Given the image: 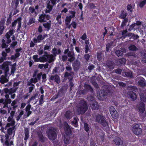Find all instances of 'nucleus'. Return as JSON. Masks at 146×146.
Masks as SVG:
<instances>
[{
  "instance_id": "40",
  "label": "nucleus",
  "mask_w": 146,
  "mask_h": 146,
  "mask_svg": "<svg viewBox=\"0 0 146 146\" xmlns=\"http://www.w3.org/2000/svg\"><path fill=\"white\" fill-rule=\"evenodd\" d=\"M20 0H15L14 2L13 3V7L15 9H17Z\"/></svg>"
},
{
  "instance_id": "59",
  "label": "nucleus",
  "mask_w": 146,
  "mask_h": 146,
  "mask_svg": "<svg viewBox=\"0 0 146 146\" xmlns=\"http://www.w3.org/2000/svg\"><path fill=\"white\" fill-rule=\"evenodd\" d=\"M50 2L49 1V2L47 4V8L50 10L52 11L53 6L51 5L50 4Z\"/></svg>"
},
{
  "instance_id": "38",
  "label": "nucleus",
  "mask_w": 146,
  "mask_h": 146,
  "mask_svg": "<svg viewBox=\"0 0 146 146\" xmlns=\"http://www.w3.org/2000/svg\"><path fill=\"white\" fill-rule=\"evenodd\" d=\"M128 88L130 90H131V91L136 92L138 90L137 88L134 86H128Z\"/></svg>"
},
{
  "instance_id": "63",
  "label": "nucleus",
  "mask_w": 146,
  "mask_h": 146,
  "mask_svg": "<svg viewBox=\"0 0 146 146\" xmlns=\"http://www.w3.org/2000/svg\"><path fill=\"white\" fill-rule=\"evenodd\" d=\"M30 81H31V82H32V83H33L34 84H35L36 82H38L37 79L36 77H35L34 78H31L30 80Z\"/></svg>"
},
{
  "instance_id": "2",
  "label": "nucleus",
  "mask_w": 146,
  "mask_h": 146,
  "mask_svg": "<svg viewBox=\"0 0 146 146\" xmlns=\"http://www.w3.org/2000/svg\"><path fill=\"white\" fill-rule=\"evenodd\" d=\"M64 130L65 134L62 137V139L65 144L67 145L69 143L70 137L72 135V131L70 126L68 124L65 125Z\"/></svg>"
},
{
  "instance_id": "7",
  "label": "nucleus",
  "mask_w": 146,
  "mask_h": 146,
  "mask_svg": "<svg viewBox=\"0 0 146 146\" xmlns=\"http://www.w3.org/2000/svg\"><path fill=\"white\" fill-rule=\"evenodd\" d=\"M96 122L100 123L103 127H106L108 125V122L105 120V118L102 115L98 114L96 116Z\"/></svg>"
},
{
  "instance_id": "31",
  "label": "nucleus",
  "mask_w": 146,
  "mask_h": 146,
  "mask_svg": "<svg viewBox=\"0 0 146 146\" xmlns=\"http://www.w3.org/2000/svg\"><path fill=\"white\" fill-rule=\"evenodd\" d=\"M14 33L13 29H10L9 31L6 34L5 36L7 39L10 38L11 36L13 35Z\"/></svg>"
},
{
  "instance_id": "34",
  "label": "nucleus",
  "mask_w": 146,
  "mask_h": 146,
  "mask_svg": "<svg viewBox=\"0 0 146 146\" xmlns=\"http://www.w3.org/2000/svg\"><path fill=\"white\" fill-rule=\"evenodd\" d=\"M51 21H49V23H44L43 24V25L44 27L46 29H47L48 30H49L51 27Z\"/></svg>"
},
{
  "instance_id": "58",
  "label": "nucleus",
  "mask_w": 146,
  "mask_h": 146,
  "mask_svg": "<svg viewBox=\"0 0 146 146\" xmlns=\"http://www.w3.org/2000/svg\"><path fill=\"white\" fill-rule=\"evenodd\" d=\"M17 89L18 88H15L14 89H13L12 88H11L10 89L9 94L11 95L13 93L15 92L16 91Z\"/></svg>"
},
{
  "instance_id": "21",
  "label": "nucleus",
  "mask_w": 146,
  "mask_h": 146,
  "mask_svg": "<svg viewBox=\"0 0 146 146\" xmlns=\"http://www.w3.org/2000/svg\"><path fill=\"white\" fill-rule=\"evenodd\" d=\"M72 66L75 71H77L79 69L80 66V62L78 61H75L73 64Z\"/></svg>"
},
{
  "instance_id": "64",
  "label": "nucleus",
  "mask_w": 146,
  "mask_h": 146,
  "mask_svg": "<svg viewBox=\"0 0 146 146\" xmlns=\"http://www.w3.org/2000/svg\"><path fill=\"white\" fill-rule=\"evenodd\" d=\"M69 12L70 14H72V15L69 16H71V17L72 18H74L75 16L76 12L73 11H70Z\"/></svg>"
},
{
  "instance_id": "8",
  "label": "nucleus",
  "mask_w": 146,
  "mask_h": 146,
  "mask_svg": "<svg viewBox=\"0 0 146 146\" xmlns=\"http://www.w3.org/2000/svg\"><path fill=\"white\" fill-rule=\"evenodd\" d=\"M57 129L55 128L49 129L47 133L48 137L52 140H55L57 137Z\"/></svg>"
},
{
  "instance_id": "13",
  "label": "nucleus",
  "mask_w": 146,
  "mask_h": 146,
  "mask_svg": "<svg viewBox=\"0 0 146 146\" xmlns=\"http://www.w3.org/2000/svg\"><path fill=\"white\" fill-rule=\"evenodd\" d=\"M133 133L135 135L140 134L142 132V129L140 128V125L138 124H135L133 129Z\"/></svg>"
},
{
  "instance_id": "30",
  "label": "nucleus",
  "mask_w": 146,
  "mask_h": 146,
  "mask_svg": "<svg viewBox=\"0 0 146 146\" xmlns=\"http://www.w3.org/2000/svg\"><path fill=\"white\" fill-rule=\"evenodd\" d=\"M127 15V13L124 12L123 10L121 11L120 14L118 16L119 18L120 19H125L126 18Z\"/></svg>"
},
{
  "instance_id": "49",
  "label": "nucleus",
  "mask_w": 146,
  "mask_h": 146,
  "mask_svg": "<svg viewBox=\"0 0 146 146\" xmlns=\"http://www.w3.org/2000/svg\"><path fill=\"white\" fill-rule=\"evenodd\" d=\"M97 58L99 61H100L102 60V53L101 52H97Z\"/></svg>"
},
{
  "instance_id": "1",
  "label": "nucleus",
  "mask_w": 146,
  "mask_h": 146,
  "mask_svg": "<svg viewBox=\"0 0 146 146\" xmlns=\"http://www.w3.org/2000/svg\"><path fill=\"white\" fill-rule=\"evenodd\" d=\"M12 126L7 129V134H5V135H3L1 137V142L4 146H11L14 145L13 141H10V139H9V135H11L13 132L14 133L13 136L14 135L15 131V126Z\"/></svg>"
},
{
  "instance_id": "25",
  "label": "nucleus",
  "mask_w": 146,
  "mask_h": 146,
  "mask_svg": "<svg viewBox=\"0 0 146 146\" xmlns=\"http://www.w3.org/2000/svg\"><path fill=\"white\" fill-rule=\"evenodd\" d=\"M52 56V55H43L42 56H41V59L42 62H46L48 61V59L50 58Z\"/></svg>"
},
{
  "instance_id": "15",
  "label": "nucleus",
  "mask_w": 146,
  "mask_h": 146,
  "mask_svg": "<svg viewBox=\"0 0 146 146\" xmlns=\"http://www.w3.org/2000/svg\"><path fill=\"white\" fill-rule=\"evenodd\" d=\"M5 18H2L0 21V35L3 34L5 28Z\"/></svg>"
},
{
  "instance_id": "14",
  "label": "nucleus",
  "mask_w": 146,
  "mask_h": 146,
  "mask_svg": "<svg viewBox=\"0 0 146 146\" xmlns=\"http://www.w3.org/2000/svg\"><path fill=\"white\" fill-rule=\"evenodd\" d=\"M110 113L112 117L116 119L118 116L117 112L113 106H111L109 108Z\"/></svg>"
},
{
  "instance_id": "16",
  "label": "nucleus",
  "mask_w": 146,
  "mask_h": 146,
  "mask_svg": "<svg viewBox=\"0 0 146 146\" xmlns=\"http://www.w3.org/2000/svg\"><path fill=\"white\" fill-rule=\"evenodd\" d=\"M13 117L9 116L7 118V121L10 123H7L6 125V127H9L10 126H13L15 124V121L13 119Z\"/></svg>"
},
{
  "instance_id": "19",
  "label": "nucleus",
  "mask_w": 146,
  "mask_h": 146,
  "mask_svg": "<svg viewBox=\"0 0 146 146\" xmlns=\"http://www.w3.org/2000/svg\"><path fill=\"white\" fill-rule=\"evenodd\" d=\"M50 80L52 81L54 80V81L57 84L60 83V78L57 74L51 76L50 78Z\"/></svg>"
},
{
  "instance_id": "28",
  "label": "nucleus",
  "mask_w": 146,
  "mask_h": 146,
  "mask_svg": "<svg viewBox=\"0 0 146 146\" xmlns=\"http://www.w3.org/2000/svg\"><path fill=\"white\" fill-rule=\"evenodd\" d=\"M114 141L115 144L119 146L122 145L123 143V141L121 138L119 137H116Z\"/></svg>"
},
{
  "instance_id": "46",
  "label": "nucleus",
  "mask_w": 146,
  "mask_h": 146,
  "mask_svg": "<svg viewBox=\"0 0 146 146\" xmlns=\"http://www.w3.org/2000/svg\"><path fill=\"white\" fill-rule=\"evenodd\" d=\"M115 54L118 56H122L123 54V51L119 50H118L115 52Z\"/></svg>"
},
{
  "instance_id": "48",
  "label": "nucleus",
  "mask_w": 146,
  "mask_h": 146,
  "mask_svg": "<svg viewBox=\"0 0 146 146\" xmlns=\"http://www.w3.org/2000/svg\"><path fill=\"white\" fill-rule=\"evenodd\" d=\"M61 18V16L60 15H58L56 18V20L58 22V23L60 25L62 24V21Z\"/></svg>"
},
{
  "instance_id": "53",
  "label": "nucleus",
  "mask_w": 146,
  "mask_h": 146,
  "mask_svg": "<svg viewBox=\"0 0 146 146\" xmlns=\"http://www.w3.org/2000/svg\"><path fill=\"white\" fill-rule=\"evenodd\" d=\"M85 53H88L89 51V52H91L90 49H89L88 45H85Z\"/></svg>"
},
{
  "instance_id": "3",
  "label": "nucleus",
  "mask_w": 146,
  "mask_h": 146,
  "mask_svg": "<svg viewBox=\"0 0 146 146\" xmlns=\"http://www.w3.org/2000/svg\"><path fill=\"white\" fill-rule=\"evenodd\" d=\"M77 111L79 114H83L88 110L87 102L83 100H80L78 106Z\"/></svg>"
},
{
  "instance_id": "10",
  "label": "nucleus",
  "mask_w": 146,
  "mask_h": 146,
  "mask_svg": "<svg viewBox=\"0 0 146 146\" xmlns=\"http://www.w3.org/2000/svg\"><path fill=\"white\" fill-rule=\"evenodd\" d=\"M11 62L7 61L4 62L1 65L2 69L4 70L5 73H7L9 71V66L11 63Z\"/></svg>"
},
{
  "instance_id": "24",
  "label": "nucleus",
  "mask_w": 146,
  "mask_h": 146,
  "mask_svg": "<svg viewBox=\"0 0 146 146\" xmlns=\"http://www.w3.org/2000/svg\"><path fill=\"white\" fill-rule=\"evenodd\" d=\"M61 53V50L59 48L58 49L57 48L54 47L52 49V53L54 56H56L57 55L60 54Z\"/></svg>"
},
{
  "instance_id": "22",
  "label": "nucleus",
  "mask_w": 146,
  "mask_h": 146,
  "mask_svg": "<svg viewBox=\"0 0 146 146\" xmlns=\"http://www.w3.org/2000/svg\"><path fill=\"white\" fill-rule=\"evenodd\" d=\"M64 92L63 89H60L59 90L56 95L55 96H54L52 98L55 99L58 98L59 97H62L64 95Z\"/></svg>"
},
{
  "instance_id": "36",
  "label": "nucleus",
  "mask_w": 146,
  "mask_h": 146,
  "mask_svg": "<svg viewBox=\"0 0 146 146\" xmlns=\"http://www.w3.org/2000/svg\"><path fill=\"white\" fill-rule=\"evenodd\" d=\"M129 50L131 51H134L138 50L137 47L134 45H130L128 47Z\"/></svg>"
},
{
  "instance_id": "29",
  "label": "nucleus",
  "mask_w": 146,
  "mask_h": 146,
  "mask_svg": "<svg viewBox=\"0 0 146 146\" xmlns=\"http://www.w3.org/2000/svg\"><path fill=\"white\" fill-rule=\"evenodd\" d=\"M24 131L25 133L24 140L26 142L29 137V131L28 128H25L24 129Z\"/></svg>"
},
{
  "instance_id": "20",
  "label": "nucleus",
  "mask_w": 146,
  "mask_h": 146,
  "mask_svg": "<svg viewBox=\"0 0 146 146\" xmlns=\"http://www.w3.org/2000/svg\"><path fill=\"white\" fill-rule=\"evenodd\" d=\"M138 84L141 86L143 87L146 86V81L143 77H141L138 82Z\"/></svg>"
},
{
  "instance_id": "47",
  "label": "nucleus",
  "mask_w": 146,
  "mask_h": 146,
  "mask_svg": "<svg viewBox=\"0 0 146 146\" xmlns=\"http://www.w3.org/2000/svg\"><path fill=\"white\" fill-rule=\"evenodd\" d=\"M66 71L70 72L69 73H71L72 75L73 74V72H71L72 70V68L70 66H66Z\"/></svg>"
},
{
  "instance_id": "32",
  "label": "nucleus",
  "mask_w": 146,
  "mask_h": 146,
  "mask_svg": "<svg viewBox=\"0 0 146 146\" xmlns=\"http://www.w3.org/2000/svg\"><path fill=\"white\" fill-rule=\"evenodd\" d=\"M73 119V120L71 122V124L75 127H77L78 124V121L79 119L77 117H74Z\"/></svg>"
},
{
  "instance_id": "55",
  "label": "nucleus",
  "mask_w": 146,
  "mask_h": 146,
  "mask_svg": "<svg viewBox=\"0 0 146 146\" xmlns=\"http://www.w3.org/2000/svg\"><path fill=\"white\" fill-rule=\"evenodd\" d=\"M51 45H48L47 44L44 46V50L45 51L48 50L50 51L51 49Z\"/></svg>"
},
{
  "instance_id": "54",
  "label": "nucleus",
  "mask_w": 146,
  "mask_h": 146,
  "mask_svg": "<svg viewBox=\"0 0 146 146\" xmlns=\"http://www.w3.org/2000/svg\"><path fill=\"white\" fill-rule=\"evenodd\" d=\"M142 55L143 58L144 59V60H142V61H143L144 63H146V52L142 53Z\"/></svg>"
},
{
  "instance_id": "61",
  "label": "nucleus",
  "mask_w": 146,
  "mask_h": 146,
  "mask_svg": "<svg viewBox=\"0 0 146 146\" xmlns=\"http://www.w3.org/2000/svg\"><path fill=\"white\" fill-rule=\"evenodd\" d=\"M89 66L88 67V69L90 71H91L95 68V66L90 63Z\"/></svg>"
},
{
  "instance_id": "57",
  "label": "nucleus",
  "mask_w": 146,
  "mask_h": 146,
  "mask_svg": "<svg viewBox=\"0 0 146 146\" xmlns=\"http://www.w3.org/2000/svg\"><path fill=\"white\" fill-rule=\"evenodd\" d=\"M125 76L127 77H129L131 78L133 77L132 73L130 72H127L125 73Z\"/></svg>"
},
{
  "instance_id": "43",
  "label": "nucleus",
  "mask_w": 146,
  "mask_h": 146,
  "mask_svg": "<svg viewBox=\"0 0 146 146\" xmlns=\"http://www.w3.org/2000/svg\"><path fill=\"white\" fill-rule=\"evenodd\" d=\"M84 129L85 131L86 132H88L90 129V127L89 125L86 123H84Z\"/></svg>"
},
{
  "instance_id": "51",
  "label": "nucleus",
  "mask_w": 146,
  "mask_h": 146,
  "mask_svg": "<svg viewBox=\"0 0 146 146\" xmlns=\"http://www.w3.org/2000/svg\"><path fill=\"white\" fill-rule=\"evenodd\" d=\"M139 36L137 35H135L134 33L132 34L131 37H130V39H133L134 40L137 39L139 38Z\"/></svg>"
},
{
  "instance_id": "35",
  "label": "nucleus",
  "mask_w": 146,
  "mask_h": 146,
  "mask_svg": "<svg viewBox=\"0 0 146 146\" xmlns=\"http://www.w3.org/2000/svg\"><path fill=\"white\" fill-rule=\"evenodd\" d=\"M38 56L37 55H34L33 56V58L34 60V61L35 62H42L41 59V56H40L39 58H38Z\"/></svg>"
},
{
  "instance_id": "5",
  "label": "nucleus",
  "mask_w": 146,
  "mask_h": 146,
  "mask_svg": "<svg viewBox=\"0 0 146 146\" xmlns=\"http://www.w3.org/2000/svg\"><path fill=\"white\" fill-rule=\"evenodd\" d=\"M64 54H67V56L70 58L68 59V61L70 62H72L75 59V55L73 49H71L69 51L68 47L64 50Z\"/></svg>"
},
{
  "instance_id": "56",
  "label": "nucleus",
  "mask_w": 146,
  "mask_h": 146,
  "mask_svg": "<svg viewBox=\"0 0 146 146\" xmlns=\"http://www.w3.org/2000/svg\"><path fill=\"white\" fill-rule=\"evenodd\" d=\"M29 10L31 13H35V14L36 13V12L35 11V9L32 6H31L29 7Z\"/></svg>"
},
{
  "instance_id": "37",
  "label": "nucleus",
  "mask_w": 146,
  "mask_h": 146,
  "mask_svg": "<svg viewBox=\"0 0 146 146\" xmlns=\"http://www.w3.org/2000/svg\"><path fill=\"white\" fill-rule=\"evenodd\" d=\"M112 43H108L106 45V50L105 53L110 52V49L111 48V46H112Z\"/></svg>"
},
{
  "instance_id": "9",
  "label": "nucleus",
  "mask_w": 146,
  "mask_h": 146,
  "mask_svg": "<svg viewBox=\"0 0 146 146\" xmlns=\"http://www.w3.org/2000/svg\"><path fill=\"white\" fill-rule=\"evenodd\" d=\"M21 20L22 18L21 17H19L16 20H15L12 23L11 25L12 27L15 26L17 23H18V25L17 26V31H20L21 27Z\"/></svg>"
},
{
  "instance_id": "23",
  "label": "nucleus",
  "mask_w": 146,
  "mask_h": 146,
  "mask_svg": "<svg viewBox=\"0 0 146 146\" xmlns=\"http://www.w3.org/2000/svg\"><path fill=\"white\" fill-rule=\"evenodd\" d=\"M106 65L110 69L114 68L115 65L113 62L110 60H108L106 62Z\"/></svg>"
},
{
  "instance_id": "52",
  "label": "nucleus",
  "mask_w": 146,
  "mask_h": 146,
  "mask_svg": "<svg viewBox=\"0 0 146 146\" xmlns=\"http://www.w3.org/2000/svg\"><path fill=\"white\" fill-rule=\"evenodd\" d=\"M44 38V36L42 37V35L41 34L39 35L37 37V39L38 40V42H41V40H43Z\"/></svg>"
},
{
  "instance_id": "26",
  "label": "nucleus",
  "mask_w": 146,
  "mask_h": 146,
  "mask_svg": "<svg viewBox=\"0 0 146 146\" xmlns=\"http://www.w3.org/2000/svg\"><path fill=\"white\" fill-rule=\"evenodd\" d=\"M65 117L67 119H70L72 117V112L70 110L66 111L64 114Z\"/></svg>"
},
{
  "instance_id": "62",
  "label": "nucleus",
  "mask_w": 146,
  "mask_h": 146,
  "mask_svg": "<svg viewBox=\"0 0 146 146\" xmlns=\"http://www.w3.org/2000/svg\"><path fill=\"white\" fill-rule=\"evenodd\" d=\"M125 59L124 58H121L119 59V62L121 64H124L125 63Z\"/></svg>"
},
{
  "instance_id": "45",
  "label": "nucleus",
  "mask_w": 146,
  "mask_h": 146,
  "mask_svg": "<svg viewBox=\"0 0 146 146\" xmlns=\"http://www.w3.org/2000/svg\"><path fill=\"white\" fill-rule=\"evenodd\" d=\"M91 56V55H90L89 54H88L87 53H86L84 55V58L86 62L88 61L89 58Z\"/></svg>"
},
{
  "instance_id": "12",
  "label": "nucleus",
  "mask_w": 146,
  "mask_h": 146,
  "mask_svg": "<svg viewBox=\"0 0 146 146\" xmlns=\"http://www.w3.org/2000/svg\"><path fill=\"white\" fill-rule=\"evenodd\" d=\"M50 17L48 15L46 14H42L39 17L38 21L40 23L45 22L46 20H48L50 19Z\"/></svg>"
},
{
  "instance_id": "60",
  "label": "nucleus",
  "mask_w": 146,
  "mask_h": 146,
  "mask_svg": "<svg viewBox=\"0 0 146 146\" xmlns=\"http://www.w3.org/2000/svg\"><path fill=\"white\" fill-rule=\"evenodd\" d=\"M114 71L115 73L118 74H120L122 72V70L120 68H118L117 69L114 70Z\"/></svg>"
},
{
  "instance_id": "11",
  "label": "nucleus",
  "mask_w": 146,
  "mask_h": 146,
  "mask_svg": "<svg viewBox=\"0 0 146 146\" xmlns=\"http://www.w3.org/2000/svg\"><path fill=\"white\" fill-rule=\"evenodd\" d=\"M64 77L65 78H68L69 79V81L70 82L69 86L71 87H73L74 86V84L72 81V80L73 78V76L72 75L71 73H68V72H66L64 74Z\"/></svg>"
},
{
  "instance_id": "27",
  "label": "nucleus",
  "mask_w": 146,
  "mask_h": 146,
  "mask_svg": "<svg viewBox=\"0 0 146 146\" xmlns=\"http://www.w3.org/2000/svg\"><path fill=\"white\" fill-rule=\"evenodd\" d=\"M12 100L11 99H5L4 102L3 103L4 104L3 108H5L6 107H8V104H10L11 103Z\"/></svg>"
},
{
  "instance_id": "42",
  "label": "nucleus",
  "mask_w": 146,
  "mask_h": 146,
  "mask_svg": "<svg viewBox=\"0 0 146 146\" xmlns=\"http://www.w3.org/2000/svg\"><path fill=\"white\" fill-rule=\"evenodd\" d=\"M145 4H146L145 0H143L139 2L138 4V5L141 8H142L144 6Z\"/></svg>"
},
{
  "instance_id": "33",
  "label": "nucleus",
  "mask_w": 146,
  "mask_h": 146,
  "mask_svg": "<svg viewBox=\"0 0 146 146\" xmlns=\"http://www.w3.org/2000/svg\"><path fill=\"white\" fill-rule=\"evenodd\" d=\"M91 107L93 110H97L99 109L98 104L96 102H93L92 103Z\"/></svg>"
},
{
  "instance_id": "50",
  "label": "nucleus",
  "mask_w": 146,
  "mask_h": 146,
  "mask_svg": "<svg viewBox=\"0 0 146 146\" xmlns=\"http://www.w3.org/2000/svg\"><path fill=\"white\" fill-rule=\"evenodd\" d=\"M49 1L53 6H54L56 3L59 2L60 1L58 0H50Z\"/></svg>"
},
{
  "instance_id": "39",
  "label": "nucleus",
  "mask_w": 146,
  "mask_h": 146,
  "mask_svg": "<svg viewBox=\"0 0 146 146\" xmlns=\"http://www.w3.org/2000/svg\"><path fill=\"white\" fill-rule=\"evenodd\" d=\"M44 95L42 94L41 95L40 98L39 104L41 106H42V105L44 102Z\"/></svg>"
},
{
  "instance_id": "44",
  "label": "nucleus",
  "mask_w": 146,
  "mask_h": 146,
  "mask_svg": "<svg viewBox=\"0 0 146 146\" xmlns=\"http://www.w3.org/2000/svg\"><path fill=\"white\" fill-rule=\"evenodd\" d=\"M128 18H125V19H124L122 21L121 25V28L123 27L124 26L126 25V24L128 21Z\"/></svg>"
},
{
  "instance_id": "6",
  "label": "nucleus",
  "mask_w": 146,
  "mask_h": 146,
  "mask_svg": "<svg viewBox=\"0 0 146 146\" xmlns=\"http://www.w3.org/2000/svg\"><path fill=\"white\" fill-rule=\"evenodd\" d=\"M84 88V89L83 90L78 91L80 95H84L88 92L92 93L93 92V89L92 86L88 84H85Z\"/></svg>"
},
{
  "instance_id": "41",
  "label": "nucleus",
  "mask_w": 146,
  "mask_h": 146,
  "mask_svg": "<svg viewBox=\"0 0 146 146\" xmlns=\"http://www.w3.org/2000/svg\"><path fill=\"white\" fill-rule=\"evenodd\" d=\"M38 138L39 139V141L41 143H43L45 142V139L44 137H43L42 133L41 134H38Z\"/></svg>"
},
{
  "instance_id": "18",
  "label": "nucleus",
  "mask_w": 146,
  "mask_h": 146,
  "mask_svg": "<svg viewBox=\"0 0 146 146\" xmlns=\"http://www.w3.org/2000/svg\"><path fill=\"white\" fill-rule=\"evenodd\" d=\"M127 94L132 100L134 101L136 99V94L133 91H129Z\"/></svg>"
},
{
  "instance_id": "4",
  "label": "nucleus",
  "mask_w": 146,
  "mask_h": 146,
  "mask_svg": "<svg viewBox=\"0 0 146 146\" xmlns=\"http://www.w3.org/2000/svg\"><path fill=\"white\" fill-rule=\"evenodd\" d=\"M140 99L141 101L140 102L138 108L139 114L143 113L145 110V104L144 103L146 102V97L144 96L143 93L141 94Z\"/></svg>"
},
{
  "instance_id": "17",
  "label": "nucleus",
  "mask_w": 146,
  "mask_h": 146,
  "mask_svg": "<svg viewBox=\"0 0 146 146\" xmlns=\"http://www.w3.org/2000/svg\"><path fill=\"white\" fill-rule=\"evenodd\" d=\"M7 73H5V75H1L0 78V82L2 84H4L5 83L9 81L8 79L7 78Z\"/></svg>"
}]
</instances>
